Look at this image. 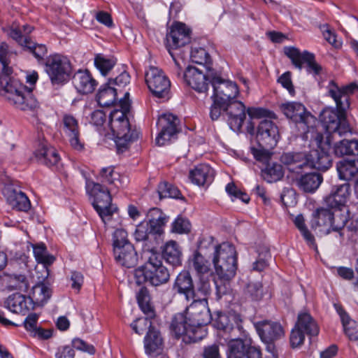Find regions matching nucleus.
Segmentation results:
<instances>
[{
    "label": "nucleus",
    "mask_w": 358,
    "mask_h": 358,
    "mask_svg": "<svg viewBox=\"0 0 358 358\" xmlns=\"http://www.w3.org/2000/svg\"><path fill=\"white\" fill-rule=\"evenodd\" d=\"M182 253L176 241H171L166 243L163 250L165 260L173 266H180Z\"/></svg>",
    "instance_id": "nucleus-40"
},
{
    "label": "nucleus",
    "mask_w": 358,
    "mask_h": 358,
    "mask_svg": "<svg viewBox=\"0 0 358 358\" xmlns=\"http://www.w3.org/2000/svg\"><path fill=\"white\" fill-rule=\"evenodd\" d=\"M117 96V89L106 84L96 94V101L101 106L108 107L113 104Z\"/></svg>",
    "instance_id": "nucleus-45"
},
{
    "label": "nucleus",
    "mask_w": 358,
    "mask_h": 358,
    "mask_svg": "<svg viewBox=\"0 0 358 358\" xmlns=\"http://www.w3.org/2000/svg\"><path fill=\"white\" fill-rule=\"evenodd\" d=\"M215 176L214 170L208 164H199L189 171V178L198 186L210 185Z\"/></svg>",
    "instance_id": "nucleus-29"
},
{
    "label": "nucleus",
    "mask_w": 358,
    "mask_h": 358,
    "mask_svg": "<svg viewBox=\"0 0 358 358\" xmlns=\"http://www.w3.org/2000/svg\"><path fill=\"white\" fill-rule=\"evenodd\" d=\"M294 224L296 227L299 229V230L301 231L302 236H303L304 239L306 241L307 243L314 248H316L315 242V238L311 234V233L309 231V230L307 229L306 224L304 218L301 215H297L294 220Z\"/></svg>",
    "instance_id": "nucleus-51"
},
{
    "label": "nucleus",
    "mask_w": 358,
    "mask_h": 358,
    "mask_svg": "<svg viewBox=\"0 0 358 358\" xmlns=\"http://www.w3.org/2000/svg\"><path fill=\"white\" fill-rule=\"evenodd\" d=\"M166 48L173 57L172 50L179 48L190 42V29L184 23L175 22L166 34Z\"/></svg>",
    "instance_id": "nucleus-20"
},
{
    "label": "nucleus",
    "mask_w": 358,
    "mask_h": 358,
    "mask_svg": "<svg viewBox=\"0 0 358 358\" xmlns=\"http://www.w3.org/2000/svg\"><path fill=\"white\" fill-rule=\"evenodd\" d=\"M33 29V27L24 24L12 27L8 34L19 45L29 50L38 60H41L46 55L48 50L45 45L35 43L31 40L29 35Z\"/></svg>",
    "instance_id": "nucleus-9"
},
{
    "label": "nucleus",
    "mask_w": 358,
    "mask_h": 358,
    "mask_svg": "<svg viewBox=\"0 0 358 358\" xmlns=\"http://www.w3.org/2000/svg\"><path fill=\"white\" fill-rule=\"evenodd\" d=\"M285 55L291 59L296 68L301 70L303 64H306V70L308 73L314 76L319 75L322 71V66L315 60V55L308 51L303 52L294 47L285 48Z\"/></svg>",
    "instance_id": "nucleus-15"
},
{
    "label": "nucleus",
    "mask_w": 358,
    "mask_h": 358,
    "mask_svg": "<svg viewBox=\"0 0 358 358\" xmlns=\"http://www.w3.org/2000/svg\"><path fill=\"white\" fill-rule=\"evenodd\" d=\"M280 109L285 115L296 123L303 124L308 129L313 128L316 118L308 112L305 106L299 102H287L281 104Z\"/></svg>",
    "instance_id": "nucleus-14"
},
{
    "label": "nucleus",
    "mask_w": 358,
    "mask_h": 358,
    "mask_svg": "<svg viewBox=\"0 0 358 358\" xmlns=\"http://www.w3.org/2000/svg\"><path fill=\"white\" fill-rule=\"evenodd\" d=\"M334 218L332 219L331 231H340L345 226L348 219L345 215L341 213V210H336L332 212Z\"/></svg>",
    "instance_id": "nucleus-59"
},
{
    "label": "nucleus",
    "mask_w": 358,
    "mask_h": 358,
    "mask_svg": "<svg viewBox=\"0 0 358 358\" xmlns=\"http://www.w3.org/2000/svg\"><path fill=\"white\" fill-rule=\"evenodd\" d=\"M10 205L18 210L27 211L30 208V201L24 193L15 189L10 190L7 196Z\"/></svg>",
    "instance_id": "nucleus-42"
},
{
    "label": "nucleus",
    "mask_w": 358,
    "mask_h": 358,
    "mask_svg": "<svg viewBox=\"0 0 358 358\" xmlns=\"http://www.w3.org/2000/svg\"><path fill=\"white\" fill-rule=\"evenodd\" d=\"M155 234L150 230L149 224L146 221L141 222L136 226L134 236L136 241H144L148 240Z\"/></svg>",
    "instance_id": "nucleus-54"
},
{
    "label": "nucleus",
    "mask_w": 358,
    "mask_h": 358,
    "mask_svg": "<svg viewBox=\"0 0 358 358\" xmlns=\"http://www.w3.org/2000/svg\"><path fill=\"white\" fill-rule=\"evenodd\" d=\"M322 176L319 173H309L296 176L292 180L301 189L306 192H314L322 182Z\"/></svg>",
    "instance_id": "nucleus-31"
},
{
    "label": "nucleus",
    "mask_w": 358,
    "mask_h": 358,
    "mask_svg": "<svg viewBox=\"0 0 358 358\" xmlns=\"http://www.w3.org/2000/svg\"><path fill=\"white\" fill-rule=\"evenodd\" d=\"M190 267L196 273L199 278L197 288L203 295L209 294L210 285L209 277L212 275L211 264L199 252H195L190 260Z\"/></svg>",
    "instance_id": "nucleus-11"
},
{
    "label": "nucleus",
    "mask_w": 358,
    "mask_h": 358,
    "mask_svg": "<svg viewBox=\"0 0 358 358\" xmlns=\"http://www.w3.org/2000/svg\"><path fill=\"white\" fill-rule=\"evenodd\" d=\"M226 113L228 117V124L234 131L241 130L245 119V107L238 101L233 100L227 103Z\"/></svg>",
    "instance_id": "nucleus-23"
},
{
    "label": "nucleus",
    "mask_w": 358,
    "mask_h": 358,
    "mask_svg": "<svg viewBox=\"0 0 358 358\" xmlns=\"http://www.w3.org/2000/svg\"><path fill=\"white\" fill-rule=\"evenodd\" d=\"M171 331L173 336L176 338H182L185 343V337L188 334L190 330L188 318L185 313L176 314L171 321L170 326Z\"/></svg>",
    "instance_id": "nucleus-35"
},
{
    "label": "nucleus",
    "mask_w": 358,
    "mask_h": 358,
    "mask_svg": "<svg viewBox=\"0 0 358 358\" xmlns=\"http://www.w3.org/2000/svg\"><path fill=\"white\" fill-rule=\"evenodd\" d=\"M131 328L138 334H142L146 330L155 329L152 326V322L148 317H141L136 319L131 324Z\"/></svg>",
    "instance_id": "nucleus-56"
},
{
    "label": "nucleus",
    "mask_w": 358,
    "mask_h": 358,
    "mask_svg": "<svg viewBox=\"0 0 358 358\" xmlns=\"http://www.w3.org/2000/svg\"><path fill=\"white\" fill-rule=\"evenodd\" d=\"M51 290L43 283H38L32 287L29 300L38 306H43L50 297Z\"/></svg>",
    "instance_id": "nucleus-43"
},
{
    "label": "nucleus",
    "mask_w": 358,
    "mask_h": 358,
    "mask_svg": "<svg viewBox=\"0 0 358 358\" xmlns=\"http://www.w3.org/2000/svg\"><path fill=\"white\" fill-rule=\"evenodd\" d=\"M334 150L338 156L355 155L358 157V141L342 140L335 145Z\"/></svg>",
    "instance_id": "nucleus-46"
},
{
    "label": "nucleus",
    "mask_w": 358,
    "mask_h": 358,
    "mask_svg": "<svg viewBox=\"0 0 358 358\" xmlns=\"http://www.w3.org/2000/svg\"><path fill=\"white\" fill-rule=\"evenodd\" d=\"M45 71L52 84L59 85L66 83L71 75V64L64 55L55 54L50 55L45 62Z\"/></svg>",
    "instance_id": "nucleus-8"
},
{
    "label": "nucleus",
    "mask_w": 358,
    "mask_h": 358,
    "mask_svg": "<svg viewBox=\"0 0 358 358\" xmlns=\"http://www.w3.org/2000/svg\"><path fill=\"white\" fill-rule=\"evenodd\" d=\"M145 77L149 90L155 96L158 98L168 96L171 82L162 69L150 66L145 72Z\"/></svg>",
    "instance_id": "nucleus-10"
},
{
    "label": "nucleus",
    "mask_w": 358,
    "mask_h": 358,
    "mask_svg": "<svg viewBox=\"0 0 358 358\" xmlns=\"http://www.w3.org/2000/svg\"><path fill=\"white\" fill-rule=\"evenodd\" d=\"M5 304L9 310L15 313H25L29 308L26 296L19 293L9 296Z\"/></svg>",
    "instance_id": "nucleus-39"
},
{
    "label": "nucleus",
    "mask_w": 358,
    "mask_h": 358,
    "mask_svg": "<svg viewBox=\"0 0 358 358\" xmlns=\"http://www.w3.org/2000/svg\"><path fill=\"white\" fill-rule=\"evenodd\" d=\"M6 99L15 107L22 110H31L38 107V101L33 96L31 90L18 80L9 78L3 87Z\"/></svg>",
    "instance_id": "nucleus-6"
},
{
    "label": "nucleus",
    "mask_w": 358,
    "mask_h": 358,
    "mask_svg": "<svg viewBox=\"0 0 358 358\" xmlns=\"http://www.w3.org/2000/svg\"><path fill=\"white\" fill-rule=\"evenodd\" d=\"M241 323V315L235 312L219 313L215 320V327L228 333L229 337L240 336L243 333Z\"/></svg>",
    "instance_id": "nucleus-18"
},
{
    "label": "nucleus",
    "mask_w": 358,
    "mask_h": 358,
    "mask_svg": "<svg viewBox=\"0 0 358 358\" xmlns=\"http://www.w3.org/2000/svg\"><path fill=\"white\" fill-rule=\"evenodd\" d=\"M163 339L160 332L155 329H150L144 338V348L147 355L156 357L163 349Z\"/></svg>",
    "instance_id": "nucleus-30"
},
{
    "label": "nucleus",
    "mask_w": 358,
    "mask_h": 358,
    "mask_svg": "<svg viewBox=\"0 0 358 358\" xmlns=\"http://www.w3.org/2000/svg\"><path fill=\"white\" fill-rule=\"evenodd\" d=\"M178 118L173 114H163L157 121V125L160 129V132L156 137V143L159 145H164L175 138L176 134L179 132Z\"/></svg>",
    "instance_id": "nucleus-16"
},
{
    "label": "nucleus",
    "mask_w": 358,
    "mask_h": 358,
    "mask_svg": "<svg viewBox=\"0 0 358 358\" xmlns=\"http://www.w3.org/2000/svg\"><path fill=\"white\" fill-rule=\"evenodd\" d=\"M255 327L261 340L268 346L282 338L285 331L282 325L271 320H262L255 323Z\"/></svg>",
    "instance_id": "nucleus-19"
},
{
    "label": "nucleus",
    "mask_w": 358,
    "mask_h": 358,
    "mask_svg": "<svg viewBox=\"0 0 358 358\" xmlns=\"http://www.w3.org/2000/svg\"><path fill=\"white\" fill-rule=\"evenodd\" d=\"M315 141L318 148L310 150L308 154L301 152H287L281 155L280 161L289 172L288 178L292 180L307 168L324 171L331 167L332 159L330 155L331 147L329 137H327L324 141L322 134H317Z\"/></svg>",
    "instance_id": "nucleus-1"
},
{
    "label": "nucleus",
    "mask_w": 358,
    "mask_h": 358,
    "mask_svg": "<svg viewBox=\"0 0 358 358\" xmlns=\"http://www.w3.org/2000/svg\"><path fill=\"white\" fill-rule=\"evenodd\" d=\"M350 195L349 183L334 186L330 194L325 198L326 204L331 208H339L345 206Z\"/></svg>",
    "instance_id": "nucleus-26"
},
{
    "label": "nucleus",
    "mask_w": 358,
    "mask_h": 358,
    "mask_svg": "<svg viewBox=\"0 0 358 358\" xmlns=\"http://www.w3.org/2000/svg\"><path fill=\"white\" fill-rule=\"evenodd\" d=\"M190 58L192 62L203 65L208 70L211 69L210 56L204 48H193L191 50Z\"/></svg>",
    "instance_id": "nucleus-48"
},
{
    "label": "nucleus",
    "mask_w": 358,
    "mask_h": 358,
    "mask_svg": "<svg viewBox=\"0 0 358 358\" xmlns=\"http://www.w3.org/2000/svg\"><path fill=\"white\" fill-rule=\"evenodd\" d=\"M256 138L260 148L273 149L280 138L278 127L271 120L262 121L258 125Z\"/></svg>",
    "instance_id": "nucleus-17"
},
{
    "label": "nucleus",
    "mask_w": 358,
    "mask_h": 358,
    "mask_svg": "<svg viewBox=\"0 0 358 358\" xmlns=\"http://www.w3.org/2000/svg\"><path fill=\"white\" fill-rule=\"evenodd\" d=\"M271 258V255L267 248L259 254V257L256 262L253 263L252 268L254 271H262L268 266V260Z\"/></svg>",
    "instance_id": "nucleus-60"
},
{
    "label": "nucleus",
    "mask_w": 358,
    "mask_h": 358,
    "mask_svg": "<svg viewBox=\"0 0 358 358\" xmlns=\"http://www.w3.org/2000/svg\"><path fill=\"white\" fill-rule=\"evenodd\" d=\"M213 263L220 279L229 280L234 277L237 269L236 252L229 243H223L215 248Z\"/></svg>",
    "instance_id": "nucleus-5"
},
{
    "label": "nucleus",
    "mask_w": 358,
    "mask_h": 358,
    "mask_svg": "<svg viewBox=\"0 0 358 358\" xmlns=\"http://www.w3.org/2000/svg\"><path fill=\"white\" fill-rule=\"evenodd\" d=\"M210 84L214 92L213 97L217 99V103H229L234 100L239 93L236 83L224 80L216 75L211 78Z\"/></svg>",
    "instance_id": "nucleus-13"
},
{
    "label": "nucleus",
    "mask_w": 358,
    "mask_h": 358,
    "mask_svg": "<svg viewBox=\"0 0 358 358\" xmlns=\"http://www.w3.org/2000/svg\"><path fill=\"white\" fill-rule=\"evenodd\" d=\"M63 124V132L71 146L76 150H83L84 144L80 140V128L78 120L71 115H64Z\"/></svg>",
    "instance_id": "nucleus-22"
},
{
    "label": "nucleus",
    "mask_w": 358,
    "mask_h": 358,
    "mask_svg": "<svg viewBox=\"0 0 358 358\" xmlns=\"http://www.w3.org/2000/svg\"><path fill=\"white\" fill-rule=\"evenodd\" d=\"M157 192L160 199H178L180 195V192L176 187L166 182H162L158 185Z\"/></svg>",
    "instance_id": "nucleus-50"
},
{
    "label": "nucleus",
    "mask_w": 358,
    "mask_h": 358,
    "mask_svg": "<svg viewBox=\"0 0 358 358\" xmlns=\"http://www.w3.org/2000/svg\"><path fill=\"white\" fill-rule=\"evenodd\" d=\"M227 358H245L248 345L243 339L236 337H229Z\"/></svg>",
    "instance_id": "nucleus-44"
},
{
    "label": "nucleus",
    "mask_w": 358,
    "mask_h": 358,
    "mask_svg": "<svg viewBox=\"0 0 358 358\" xmlns=\"http://www.w3.org/2000/svg\"><path fill=\"white\" fill-rule=\"evenodd\" d=\"M8 287L10 290L27 292L29 288V282L26 276L23 275H14L10 280Z\"/></svg>",
    "instance_id": "nucleus-53"
},
{
    "label": "nucleus",
    "mask_w": 358,
    "mask_h": 358,
    "mask_svg": "<svg viewBox=\"0 0 358 358\" xmlns=\"http://www.w3.org/2000/svg\"><path fill=\"white\" fill-rule=\"evenodd\" d=\"M173 289L176 293L184 295L187 301L194 299V285L189 271H182L177 275L173 285Z\"/></svg>",
    "instance_id": "nucleus-25"
},
{
    "label": "nucleus",
    "mask_w": 358,
    "mask_h": 358,
    "mask_svg": "<svg viewBox=\"0 0 358 358\" xmlns=\"http://www.w3.org/2000/svg\"><path fill=\"white\" fill-rule=\"evenodd\" d=\"M34 255L36 261L39 263L50 264L55 259L52 256L46 254V248L43 244L34 247Z\"/></svg>",
    "instance_id": "nucleus-55"
},
{
    "label": "nucleus",
    "mask_w": 358,
    "mask_h": 358,
    "mask_svg": "<svg viewBox=\"0 0 358 358\" xmlns=\"http://www.w3.org/2000/svg\"><path fill=\"white\" fill-rule=\"evenodd\" d=\"M13 56V53L9 50L8 45L2 42L0 45V62L2 64L3 73L6 76H10L13 72L12 68L8 66Z\"/></svg>",
    "instance_id": "nucleus-49"
},
{
    "label": "nucleus",
    "mask_w": 358,
    "mask_h": 358,
    "mask_svg": "<svg viewBox=\"0 0 358 358\" xmlns=\"http://www.w3.org/2000/svg\"><path fill=\"white\" fill-rule=\"evenodd\" d=\"M295 326L301 329L308 336H317L319 334V327L316 322L307 313H300Z\"/></svg>",
    "instance_id": "nucleus-41"
},
{
    "label": "nucleus",
    "mask_w": 358,
    "mask_h": 358,
    "mask_svg": "<svg viewBox=\"0 0 358 358\" xmlns=\"http://www.w3.org/2000/svg\"><path fill=\"white\" fill-rule=\"evenodd\" d=\"M212 74L205 75L196 67L188 66L183 73L184 81L199 93H206L210 84Z\"/></svg>",
    "instance_id": "nucleus-21"
},
{
    "label": "nucleus",
    "mask_w": 358,
    "mask_h": 358,
    "mask_svg": "<svg viewBox=\"0 0 358 358\" xmlns=\"http://www.w3.org/2000/svg\"><path fill=\"white\" fill-rule=\"evenodd\" d=\"M129 92H125L123 99L119 102L120 109H115L112 110L109 115V124L114 123L115 127H117V122L123 120H129L127 113L129 112L130 103L129 101Z\"/></svg>",
    "instance_id": "nucleus-38"
},
{
    "label": "nucleus",
    "mask_w": 358,
    "mask_h": 358,
    "mask_svg": "<svg viewBox=\"0 0 358 358\" xmlns=\"http://www.w3.org/2000/svg\"><path fill=\"white\" fill-rule=\"evenodd\" d=\"M191 224L185 217H178L172 223V231L178 234H186L190 231Z\"/></svg>",
    "instance_id": "nucleus-57"
},
{
    "label": "nucleus",
    "mask_w": 358,
    "mask_h": 358,
    "mask_svg": "<svg viewBox=\"0 0 358 358\" xmlns=\"http://www.w3.org/2000/svg\"><path fill=\"white\" fill-rule=\"evenodd\" d=\"M126 244H131L127 239V233L125 230L118 229L113 234V250L116 248H123Z\"/></svg>",
    "instance_id": "nucleus-61"
},
{
    "label": "nucleus",
    "mask_w": 358,
    "mask_h": 358,
    "mask_svg": "<svg viewBox=\"0 0 358 358\" xmlns=\"http://www.w3.org/2000/svg\"><path fill=\"white\" fill-rule=\"evenodd\" d=\"M278 82L280 83L284 88L287 90L292 96L294 95L295 90L292 82L291 73L289 71H287L282 74L278 78Z\"/></svg>",
    "instance_id": "nucleus-63"
},
{
    "label": "nucleus",
    "mask_w": 358,
    "mask_h": 358,
    "mask_svg": "<svg viewBox=\"0 0 358 358\" xmlns=\"http://www.w3.org/2000/svg\"><path fill=\"white\" fill-rule=\"evenodd\" d=\"M113 253L116 262L122 266L131 268L137 264V254L131 244H126L123 248L117 247Z\"/></svg>",
    "instance_id": "nucleus-32"
},
{
    "label": "nucleus",
    "mask_w": 358,
    "mask_h": 358,
    "mask_svg": "<svg viewBox=\"0 0 358 358\" xmlns=\"http://www.w3.org/2000/svg\"><path fill=\"white\" fill-rule=\"evenodd\" d=\"M305 334H306L301 331V329L294 326L291 331L289 338L292 347L296 348L302 345L305 340Z\"/></svg>",
    "instance_id": "nucleus-62"
},
{
    "label": "nucleus",
    "mask_w": 358,
    "mask_h": 358,
    "mask_svg": "<svg viewBox=\"0 0 358 358\" xmlns=\"http://www.w3.org/2000/svg\"><path fill=\"white\" fill-rule=\"evenodd\" d=\"M94 64L102 75L105 76L115 64V60L98 55L94 58Z\"/></svg>",
    "instance_id": "nucleus-52"
},
{
    "label": "nucleus",
    "mask_w": 358,
    "mask_h": 358,
    "mask_svg": "<svg viewBox=\"0 0 358 358\" xmlns=\"http://www.w3.org/2000/svg\"><path fill=\"white\" fill-rule=\"evenodd\" d=\"M110 128L115 137V141L119 152H124L131 143L138 138V132L131 129L129 120H123L117 122L115 127L114 123L109 124Z\"/></svg>",
    "instance_id": "nucleus-12"
},
{
    "label": "nucleus",
    "mask_w": 358,
    "mask_h": 358,
    "mask_svg": "<svg viewBox=\"0 0 358 358\" xmlns=\"http://www.w3.org/2000/svg\"><path fill=\"white\" fill-rule=\"evenodd\" d=\"M35 157L41 164L48 166H55L58 164L60 157L53 147L41 143L34 152Z\"/></svg>",
    "instance_id": "nucleus-34"
},
{
    "label": "nucleus",
    "mask_w": 358,
    "mask_h": 358,
    "mask_svg": "<svg viewBox=\"0 0 358 358\" xmlns=\"http://www.w3.org/2000/svg\"><path fill=\"white\" fill-rule=\"evenodd\" d=\"M283 176V168L281 164L278 163H269L266 169L262 171L264 179L269 183L281 180Z\"/></svg>",
    "instance_id": "nucleus-47"
},
{
    "label": "nucleus",
    "mask_w": 358,
    "mask_h": 358,
    "mask_svg": "<svg viewBox=\"0 0 358 358\" xmlns=\"http://www.w3.org/2000/svg\"><path fill=\"white\" fill-rule=\"evenodd\" d=\"M144 264L134 271V278L138 285L148 282L153 286H159L166 283L170 274L163 265L162 257L152 250L144 251Z\"/></svg>",
    "instance_id": "nucleus-4"
},
{
    "label": "nucleus",
    "mask_w": 358,
    "mask_h": 358,
    "mask_svg": "<svg viewBox=\"0 0 358 358\" xmlns=\"http://www.w3.org/2000/svg\"><path fill=\"white\" fill-rule=\"evenodd\" d=\"M334 306L340 316L346 336L352 341L358 340V323L350 318L341 305L334 303Z\"/></svg>",
    "instance_id": "nucleus-33"
},
{
    "label": "nucleus",
    "mask_w": 358,
    "mask_h": 358,
    "mask_svg": "<svg viewBox=\"0 0 358 358\" xmlns=\"http://www.w3.org/2000/svg\"><path fill=\"white\" fill-rule=\"evenodd\" d=\"M72 345L73 348L84 352H87L90 355H94L95 353V349L94 346L87 343L80 338H74L72 341Z\"/></svg>",
    "instance_id": "nucleus-64"
},
{
    "label": "nucleus",
    "mask_w": 358,
    "mask_h": 358,
    "mask_svg": "<svg viewBox=\"0 0 358 358\" xmlns=\"http://www.w3.org/2000/svg\"><path fill=\"white\" fill-rule=\"evenodd\" d=\"M333 218L334 214L330 210L317 209L313 215L310 222L311 227L318 230L322 235H327L331 231Z\"/></svg>",
    "instance_id": "nucleus-24"
},
{
    "label": "nucleus",
    "mask_w": 358,
    "mask_h": 358,
    "mask_svg": "<svg viewBox=\"0 0 358 358\" xmlns=\"http://www.w3.org/2000/svg\"><path fill=\"white\" fill-rule=\"evenodd\" d=\"M329 95L334 100L336 110L331 108L324 110L320 118L326 131L329 134H338L342 136L350 132V127L346 120V112L350 108V95L358 91V85L350 83L339 87L333 80L328 86Z\"/></svg>",
    "instance_id": "nucleus-2"
},
{
    "label": "nucleus",
    "mask_w": 358,
    "mask_h": 358,
    "mask_svg": "<svg viewBox=\"0 0 358 358\" xmlns=\"http://www.w3.org/2000/svg\"><path fill=\"white\" fill-rule=\"evenodd\" d=\"M150 230L155 234H161L163 231V227L168 222V217L159 208H154L150 210L148 214Z\"/></svg>",
    "instance_id": "nucleus-36"
},
{
    "label": "nucleus",
    "mask_w": 358,
    "mask_h": 358,
    "mask_svg": "<svg viewBox=\"0 0 358 358\" xmlns=\"http://www.w3.org/2000/svg\"><path fill=\"white\" fill-rule=\"evenodd\" d=\"M72 82L78 92L83 94L92 93L97 85L96 81L88 71L76 72L73 76Z\"/></svg>",
    "instance_id": "nucleus-28"
},
{
    "label": "nucleus",
    "mask_w": 358,
    "mask_h": 358,
    "mask_svg": "<svg viewBox=\"0 0 358 358\" xmlns=\"http://www.w3.org/2000/svg\"><path fill=\"white\" fill-rule=\"evenodd\" d=\"M185 314L188 318L190 330L185 337V343L190 344L202 340L207 335L205 327L212 320L206 299L194 301L187 307Z\"/></svg>",
    "instance_id": "nucleus-3"
},
{
    "label": "nucleus",
    "mask_w": 358,
    "mask_h": 358,
    "mask_svg": "<svg viewBox=\"0 0 358 358\" xmlns=\"http://www.w3.org/2000/svg\"><path fill=\"white\" fill-rule=\"evenodd\" d=\"M246 294L252 300L258 301L263 296L262 285L259 282H250L246 288Z\"/></svg>",
    "instance_id": "nucleus-58"
},
{
    "label": "nucleus",
    "mask_w": 358,
    "mask_h": 358,
    "mask_svg": "<svg viewBox=\"0 0 358 358\" xmlns=\"http://www.w3.org/2000/svg\"><path fill=\"white\" fill-rule=\"evenodd\" d=\"M337 171L341 179L358 180V161L343 160L337 164Z\"/></svg>",
    "instance_id": "nucleus-37"
},
{
    "label": "nucleus",
    "mask_w": 358,
    "mask_h": 358,
    "mask_svg": "<svg viewBox=\"0 0 358 358\" xmlns=\"http://www.w3.org/2000/svg\"><path fill=\"white\" fill-rule=\"evenodd\" d=\"M86 189L93 198L92 205L102 221L106 223L110 220L117 207L111 204L112 198L108 189L99 182L88 180L86 181Z\"/></svg>",
    "instance_id": "nucleus-7"
},
{
    "label": "nucleus",
    "mask_w": 358,
    "mask_h": 358,
    "mask_svg": "<svg viewBox=\"0 0 358 358\" xmlns=\"http://www.w3.org/2000/svg\"><path fill=\"white\" fill-rule=\"evenodd\" d=\"M97 180L103 186V185H112L116 188L123 187L128 183L127 176H121L120 173L115 170V167L108 166L101 169Z\"/></svg>",
    "instance_id": "nucleus-27"
}]
</instances>
